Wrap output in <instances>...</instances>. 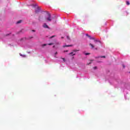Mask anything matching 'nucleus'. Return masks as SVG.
<instances>
[{
	"instance_id": "9d476101",
	"label": "nucleus",
	"mask_w": 130,
	"mask_h": 130,
	"mask_svg": "<svg viewBox=\"0 0 130 130\" xmlns=\"http://www.w3.org/2000/svg\"><path fill=\"white\" fill-rule=\"evenodd\" d=\"M126 5L127 6H129V2L126 1Z\"/></svg>"
},
{
	"instance_id": "f3484780",
	"label": "nucleus",
	"mask_w": 130,
	"mask_h": 130,
	"mask_svg": "<svg viewBox=\"0 0 130 130\" xmlns=\"http://www.w3.org/2000/svg\"><path fill=\"white\" fill-rule=\"evenodd\" d=\"M62 60H63L64 62L66 61V59H64V58H62Z\"/></svg>"
},
{
	"instance_id": "f8f14e48",
	"label": "nucleus",
	"mask_w": 130,
	"mask_h": 130,
	"mask_svg": "<svg viewBox=\"0 0 130 130\" xmlns=\"http://www.w3.org/2000/svg\"><path fill=\"white\" fill-rule=\"evenodd\" d=\"M85 55H89L90 54V53H84Z\"/></svg>"
},
{
	"instance_id": "aec40b11",
	"label": "nucleus",
	"mask_w": 130,
	"mask_h": 130,
	"mask_svg": "<svg viewBox=\"0 0 130 130\" xmlns=\"http://www.w3.org/2000/svg\"><path fill=\"white\" fill-rule=\"evenodd\" d=\"M52 43H49V44H48V45H52Z\"/></svg>"
},
{
	"instance_id": "b1692460",
	"label": "nucleus",
	"mask_w": 130,
	"mask_h": 130,
	"mask_svg": "<svg viewBox=\"0 0 130 130\" xmlns=\"http://www.w3.org/2000/svg\"><path fill=\"white\" fill-rule=\"evenodd\" d=\"M56 54H57V52H56L55 53V55H56Z\"/></svg>"
},
{
	"instance_id": "a878e982",
	"label": "nucleus",
	"mask_w": 130,
	"mask_h": 130,
	"mask_svg": "<svg viewBox=\"0 0 130 130\" xmlns=\"http://www.w3.org/2000/svg\"><path fill=\"white\" fill-rule=\"evenodd\" d=\"M39 20H40V17L39 18Z\"/></svg>"
},
{
	"instance_id": "6ab92c4d",
	"label": "nucleus",
	"mask_w": 130,
	"mask_h": 130,
	"mask_svg": "<svg viewBox=\"0 0 130 130\" xmlns=\"http://www.w3.org/2000/svg\"><path fill=\"white\" fill-rule=\"evenodd\" d=\"M67 39H68V40H70V37L67 36Z\"/></svg>"
},
{
	"instance_id": "f257e3e1",
	"label": "nucleus",
	"mask_w": 130,
	"mask_h": 130,
	"mask_svg": "<svg viewBox=\"0 0 130 130\" xmlns=\"http://www.w3.org/2000/svg\"><path fill=\"white\" fill-rule=\"evenodd\" d=\"M48 17L45 18L46 21H48V22H51V15H50V13H47Z\"/></svg>"
},
{
	"instance_id": "bb28decb",
	"label": "nucleus",
	"mask_w": 130,
	"mask_h": 130,
	"mask_svg": "<svg viewBox=\"0 0 130 130\" xmlns=\"http://www.w3.org/2000/svg\"><path fill=\"white\" fill-rule=\"evenodd\" d=\"M30 38H33V37H30Z\"/></svg>"
},
{
	"instance_id": "7ed1b4c3",
	"label": "nucleus",
	"mask_w": 130,
	"mask_h": 130,
	"mask_svg": "<svg viewBox=\"0 0 130 130\" xmlns=\"http://www.w3.org/2000/svg\"><path fill=\"white\" fill-rule=\"evenodd\" d=\"M86 36H87V37H88V38H90V40H95V38L94 37H91L90 35H89V34H86Z\"/></svg>"
},
{
	"instance_id": "ddd939ff",
	"label": "nucleus",
	"mask_w": 130,
	"mask_h": 130,
	"mask_svg": "<svg viewBox=\"0 0 130 130\" xmlns=\"http://www.w3.org/2000/svg\"><path fill=\"white\" fill-rule=\"evenodd\" d=\"M20 56H23V57H25V55H23L21 54H20Z\"/></svg>"
},
{
	"instance_id": "a211bd4d",
	"label": "nucleus",
	"mask_w": 130,
	"mask_h": 130,
	"mask_svg": "<svg viewBox=\"0 0 130 130\" xmlns=\"http://www.w3.org/2000/svg\"><path fill=\"white\" fill-rule=\"evenodd\" d=\"M122 67L123 69H124L125 68V66H124V64H122Z\"/></svg>"
},
{
	"instance_id": "5701e85b",
	"label": "nucleus",
	"mask_w": 130,
	"mask_h": 130,
	"mask_svg": "<svg viewBox=\"0 0 130 130\" xmlns=\"http://www.w3.org/2000/svg\"><path fill=\"white\" fill-rule=\"evenodd\" d=\"M55 36H53L52 37H51V38H53V37H54Z\"/></svg>"
},
{
	"instance_id": "1a4fd4ad",
	"label": "nucleus",
	"mask_w": 130,
	"mask_h": 130,
	"mask_svg": "<svg viewBox=\"0 0 130 130\" xmlns=\"http://www.w3.org/2000/svg\"><path fill=\"white\" fill-rule=\"evenodd\" d=\"M94 42H100V41L98 40H95V39H94Z\"/></svg>"
},
{
	"instance_id": "393cba45",
	"label": "nucleus",
	"mask_w": 130,
	"mask_h": 130,
	"mask_svg": "<svg viewBox=\"0 0 130 130\" xmlns=\"http://www.w3.org/2000/svg\"><path fill=\"white\" fill-rule=\"evenodd\" d=\"M91 63H92V62H90L88 63V64H91Z\"/></svg>"
},
{
	"instance_id": "6e6552de",
	"label": "nucleus",
	"mask_w": 130,
	"mask_h": 130,
	"mask_svg": "<svg viewBox=\"0 0 130 130\" xmlns=\"http://www.w3.org/2000/svg\"><path fill=\"white\" fill-rule=\"evenodd\" d=\"M73 51V52H77V51H80V50L74 49Z\"/></svg>"
},
{
	"instance_id": "0eeeda50",
	"label": "nucleus",
	"mask_w": 130,
	"mask_h": 130,
	"mask_svg": "<svg viewBox=\"0 0 130 130\" xmlns=\"http://www.w3.org/2000/svg\"><path fill=\"white\" fill-rule=\"evenodd\" d=\"M69 54V55H71V54H72L71 55L72 56H74V55H76V54L75 53L74 54L73 52L70 53Z\"/></svg>"
},
{
	"instance_id": "4468645a",
	"label": "nucleus",
	"mask_w": 130,
	"mask_h": 130,
	"mask_svg": "<svg viewBox=\"0 0 130 130\" xmlns=\"http://www.w3.org/2000/svg\"><path fill=\"white\" fill-rule=\"evenodd\" d=\"M100 57L105 58V56H101Z\"/></svg>"
},
{
	"instance_id": "2eb2a0df",
	"label": "nucleus",
	"mask_w": 130,
	"mask_h": 130,
	"mask_svg": "<svg viewBox=\"0 0 130 130\" xmlns=\"http://www.w3.org/2000/svg\"><path fill=\"white\" fill-rule=\"evenodd\" d=\"M94 70H97V67H93Z\"/></svg>"
},
{
	"instance_id": "20e7f679",
	"label": "nucleus",
	"mask_w": 130,
	"mask_h": 130,
	"mask_svg": "<svg viewBox=\"0 0 130 130\" xmlns=\"http://www.w3.org/2000/svg\"><path fill=\"white\" fill-rule=\"evenodd\" d=\"M43 27L45 28H49V26H48V25L46 23H44V24L43 25Z\"/></svg>"
},
{
	"instance_id": "cd10ccee",
	"label": "nucleus",
	"mask_w": 130,
	"mask_h": 130,
	"mask_svg": "<svg viewBox=\"0 0 130 130\" xmlns=\"http://www.w3.org/2000/svg\"><path fill=\"white\" fill-rule=\"evenodd\" d=\"M61 38H62V39H63V37H61Z\"/></svg>"
},
{
	"instance_id": "f03ea898",
	"label": "nucleus",
	"mask_w": 130,
	"mask_h": 130,
	"mask_svg": "<svg viewBox=\"0 0 130 130\" xmlns=\"http://www.w3.org/2000/svg\"><path fill=\"white\" fill-rule=\"evenodd\" d=\"M32 6L34 7V8H37V9L35 10V13H37L40 12V8L38 7V6L34 5H32Z\"/></svg>"
},
{
	"instance_id": "423d86ee",
	"label": "nucleus",
	"mask_w": 130,
	"mask_h": 130,
	"mask_svg": "<svg viewBox=\"0 0 130 130\" xmlns=\"http://www.w3.org/2000/svg\"><path fill=\"white\" fill-rule=\"evenodd\" d=\"M89 46H90L91 47V48H94V47H95V46H94V45L90 43L89 44Z\"/></svg>"
},
{
	"instance_id": "dca6fc26",
	"label": "nucleus",
	"mask_w": 130,
	"mask_h": 130,
	"mask_svg": "<svg viewBox=\"0 0 130 130\" xmlns=\"http://www.w3.org/2000/svg\"><path fill=\"white\" fill-rule=\"evenodd\" d=\"M21 20H20V21H18L17 22V24H20V23H21Z\"/></svg>"
},
{
	"instance_id": "39448f33",
	"label": "nucleus",
	"mask_w": 130,
	"mask_h": 130,
	"mask_svg": "<svg viewBox=\"0 0 130 130\" xmlns=\"http://www.w3.org/2000/svg\"><path fill=\"white\" fill-rule=\"evenodd\" d=\"M72 46H73V45H64L63 46V47H71Z\"/></svg>"
},
{
	"instance_id": "9b49d317",
	"label": "nucleus",
	"mask_w": 130,
	"mask_h": 130,
	"mask_svg": "<svg viewBox=\"0 0 130 130\" xmlns=\"http://www.w3.org/2000/svg\"><path fill=\"white\" fill-rule=\"evenodd\" d=\"M46 45H47V44H43V45H42V47H44V46H46Z\"/></svg>"
},
{
	"instance_id": "4be33fe9",
	"label": "nucleus",
	"mask_w": 130,
	"mask_h": 130,
	"mask_svg": "<svg viewBox=\"0 0 130 130\" xmlns=\"http://www.w3.org/2000/svg\"><path fill=\"white\" fill-rule=\"evenodd\" d=\"M68 51H69L68 50L64 51V52H68Z\"/></svg>"
},
{
	"instance_id": "412c9836",
	"label": "nucleus",
	"mask_w": 130,
	"mask_h": 130,
	"mask_svg": "<svg viewBox=\"0 0 130 130\" xmlns=\"http://www.w3.org/2000/svg\"><path fill=\"white\" fill-rule=\"evenodd\" d=\"M31 31H32V32H35V30H34V29H32Z\"/></svg>"
}]
</instances>
